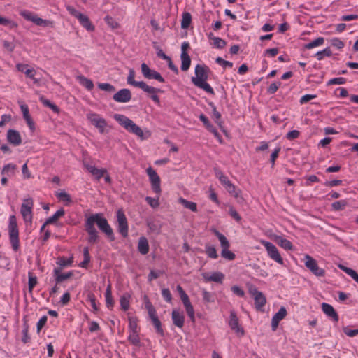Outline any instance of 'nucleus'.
<instances>
[{
  "mask_svg": "<svg viewBox=\"0 0 358 358\" xmlns=\"http://www.w3.org/2000/svg\"><path fill=\"white\" fill-rule=\"evenodd\" d=\"M248 291L255 301V308L259 311H262L263 307L266 303V299L264 294L262 292L259 291L254 285H251L249 287Z\"/></svg>",
  "mask_w": 358,
  "mask_h": 358,
  "instance_id": "0eeeda50",
  "label": "nucleus"
},
{
  "mask_svg": "<svg viewBox=\"0 0 358 358\" xmlns=\"http://www.w3.org/2000/svg\"><path fill=\"white\" fill-rule=\"evenodd\" d=\"M0 25H4L6 27H8L10 29L16 27L17 25V24L8 18L3 17L0 16Z\"/></svg>",
  "mask_w": 358,
  "mask_h": 358,
  "instance_id": "8fccbe9b",
  "label": "nucleus"
},
{
  "mask_svg": "<svg viewBox=\"0 0 358 358\" xmlns=\"http://www.w3.org/2000/svg\"><path fill=\"white\" fill-rule=\"evenodd\" d=\"M200 120L203 123L206 129L211 133H213L215 136L220 137V134L215 127L210 122L208 119L203 114H201L199 116Z\"/></svg>",
  "mask_w": 358,
  "mask_h": 358,
  "instance_id": "393cba45",
  "label": "nucleus"
},
{
  "mask_svg": "<svg viewBox=\"0 0 358 358\" xmlns=\"http://www.w3.org/2000/svg\"><path fill=\"white\" fill-rule=\"evenodd\" d=\"M204 278L207 281H212L215 282H222V280L224 278L223 273L220 272H215L212 273L210 275H208L207 274L203 275Z\"/></svg>",
  "mask_w": 358,
  "mask_h": 358,
  "instance_id": "c756f323",
  "label": "nucleus"
},
{
  "mask_svg": "<svg viewBox=\"0 0 358 358\" xmlns=\"http://www.w3.org/2000/svg\"><path fill=\"white\" fill-rule=\"evenodd\" d=\"M214 171H215V176L219 179V180L223 185H226L227 184H228L230 182V180L228 179V178L219 169L215 168Z\"/></svg>",
  "mask_w": 358,
  "mask_h": 358,
  "instance_id": "58836bf2",
  "label": "nucleus"
},
{
  "mask_svg": "<svg viewBox=\"0 0 358 358\" xmlns=\"http://www.w3.org/2000/svg\"><path fill=\"white\" fill-rule=\"evenodd\" d=\"M145 201L152 208H157L159 206V196L156 199L147 196L145 198Z\"/></svg>",
  "mask_w": 358,
  "mask_h": 358,
  "instance_id": "680f3d73",
  "label": "nucleus"
},
{
  "mask_svg": "<svg viewBox=\"0 0 358 358\" xmlns=\"http://www.w3.org/2000/svg\"><path fill=\"white\" fill-rule=\"evenodd\" d=\"M305 266L314 275L317 277H322L325 274V271L318 266L317 261L308 255L305 256Z\"/></svg>",
  "mask_w": 358,
  "mask_h": 358,
  "instance_id": "f8f14e48",
  "label": "nucleus"
},
{
  "mask_svg": "<svg viewBox=\"0 0 358 358\" xmlns=\"http://www.w3.org/2000/svg\"><path fill=\"white\" fill-rule=\"evenodd\" d=\"M348 205V203L345 200H341L338 201H335L331 204L332 209L336 211L343 210L345 206Z\"/></svg>",
  "mask_w": 358,
  "mask_h": 358,
  "instance_id": "de8ad7c7",
  "label": "nucleus"
},
{
  "mask_svg": "<svg viewBox=\"0 0 358 358\" xmlns=\"http://www.w3.org/2000/svg\"><path fill=\"white\" fill-rule=\"evenodd\" d=\"M214 234L217 237L220 242L221 247L222 248L221 255L223 258L228 260H234L236 255L234 252L229 250L230 243L227 238L220 231L216 229H213Z\"/></svg>",
  "mask_w": 358,
  "mask_h": 358,
  "instance_id": "423d86ee",
  "label": "nucleus"
},
{
  "mask_svg": "<svg viewBox=\"0 0 358 358\" xmlns=\"http://www.w3.org/2000/svg\"><path fill=\"white\" fill-rule=\"evenodd\" d=\"M346 82V79L345 78H343V77H338V78H332L331 80H329L327 85H343V84H345Z\"/></svg>",
  "mask_w": 358,
  "mask_h": 358,
  "instance_id": "13d9d810",
  "label": "nucleus"
},
{
  "mask_svg": "<svg viewBox=\"0 0 358 358\" xmlns=\"http://www.w3.org/2000/svg\"><path fill=\"white\" fill-rule=\"evenodd\" d=\"M129 329L130 332H138L137 331L138 324H137L136 319L130 317L129 319Z\"/></svg>",
  "mask_w": 358,
  "mask_h": 358,
  "instance_id": "e2e57ef3",
  "label": "nucleus"
},
{
  "mask_svg": "<svg viewBox=\"0 0 358 358\" xmlns=\"http://www.w3.org/2000/svg\"><path fill=\"white\" fill-rule=\"evenodd\" d=\"M332 52L329 48H327L322 51H319L315 54V57L318 60H322L324 56L331 57Z\"/></svg>",
  "mask_w": 358,
  "mask_h": 358,
  "instance_id": "09e8293b",
  "label": "nucleus"
},
{
  "mask_svg": "<svg viewBox=\"0 0 358 358\" xmlns=\"http://www.w3.org/2000/svg\"><path fill=\"white\" fill-rule=\"evenodd\" d=\"M20 108L23 114V117L26 120L29 129L34 131L35 129L34 122L29 115L28 106L22 104L20 106Z\"/></svg>",
  "mask_w": 358,
  "mask_h": 358,
  "instance_id": "5701e85b",
  "label": "nucleus"
},
{
  "mask_svg": "<svg viewBox=\"0 0 358 358\" xmlns=\"http://www.w3.org/2000/svg\"><path fill=\"white\" fill-rule=\"evenodd\" d=\"M15 169L16 166L15 164H8L3 166L1 171V174L10 177L14 175Z\"/></svg>",
  "mask_w": 358,
  "mask_h": 358,
  "instance_id": "f704fd0d",
  "label": "nucleus"
},
{
  "mask_svg": "<svg viewBox=\"0 0 358 358\" xmlns=\"http://www.w3.org/2000/svg\"><path fill=\"white\" fill-rule=\"evenodd\" d=\"M121 308L126 311L129 309V296L123 295L121 296L120 300Z\"/></svg>",
  "mask_w": 358,
  "mask_h": 358,
  "instance_id": "864d4df0",
  "label": "nucleus"
},
{
  "mask_svg": "<svg viewBox=\"0 0 358 358\" xmlns=\"http://www.w3.org/2000/svg\"><path fill=\"white\" fill-rule=\"evenodd\" d=\"M162 295L164 300L168 303H171L172 300V295L170 290L167 288L162 289Z\"/></svg>",
  "mask_w": 358,
  "mask_h": 358,
  "instance_id": "69168bd1",
  "label": "nucleus"
},
{
  "mask_svg": "<svg viewBox=\"0 0 358 358\" xmlns=\"http://www.w3.org/2000/svg\"><path fill=\"white\" fill-rule=\"evenodd\" d=\"M208 67L197 64L195 67L196 76L192 78V82L195 86L213 95L215 94L213 89L206 83L208 78Z\"/></svg>",
  "mask_w": 358,
  "mask_h": 358,
  "instance_id": "f03ea898",
  "label": "nucleus"
},
{
  "mask_svg": "<svg viewBox=\"0 0 358 358\" xmlns=\"http://www.w3.org/2000/svg\"><path fill=\"white\" fill-rule=\"evenodd\" d=\"M87 120L96 127L101 134H103L107 122L105 119L102 118L96 113H90L87 115Z\"/></svg>",
  "mask_w": 358,
  "mask_h": 358,
  "instance_id": "4468645a",
  "label": "nucleus"
},
{
  "mask_svg": "<svg viewBox=\"0 0 358 358\" xmlns=\"http://www.w3.org/2000/svg\"><path fill=\"white\" fill-rule=\"evenodd\" d=\"M77 19L80 24L87 31H93L94 29V25L92 24L90 18L87 15L83 14L79 15Z\"/></svg>",
  "mask_w": 358,
  "mask_h": 358,
  "instance_id": "bb28decb",
  "label": "nucleus"
},
{
  "mask_svg": "<svg viewBox=\"0 0 358 358\" xmlns=\"http://www.w3.org/2000/svg\"><path fill=\"white\" fill-rule=\"evenodd\" d=\"M287 310L285 307L282 306L279 310L273 315L271 320V327L273 331H275L280 321L284 319L287 315Z\"/></svg>",
  "mask_w": 358,
  "mask_h": 358,
  "instance_id": "6ab92c4d",
  "label": "nucleus"
},
{
  "mask_svg": "<svg viewBox=\"0 0 358 358\" xmlns=\"http://www.w3.org/2000/svg\"><path fill=\"white\" fill-rule=\"evenodd\" d=\"M172 321L174 325L182 328L184 325L185 317L182 313L177 310H173L171 313Z\"/></svg>",
  "mask_w": 358,
  "mask_h": 358,
  "instance_id": "4be33fe9",
  "label": "nucleus"
},
{
  "mask_svg": "<svg viewBox=\"0 0 358 358\" xmlns=\"http://www.w3.org/2000/svg\"><path fill=\"white\" fill-rule=\"evenodd\" d=\"M180 203L187 209H189L192 212H197V205L194 202L189 201L183 198H180Z\"/></svg>",
  "mask_w": 358,
  "mask_h": 358,
  "instance_id": "e433bc0d",
  "label": "nucleus"
},
{
  "mask_svg": "<svg viewBox=\"0 0 358 358\" xmlns=\"http://www.w3.org/2000/svg\"><path fill=\"white\" fill-rule=\"evenodd\" d=\"M145 307L148 310V316L155 327L156 332L161 336H164V331L162 327V322L158 317L155 308L152 306L147 296L145 297Z\"/></svg>",
  "mask_w": 358,
  "mask_h": 358,
  "instance_id": "39448f33",
  "label": "nucleus"
},
{
  "mask_svg": "<svg viewBox=\"0 0 358 358\" xmlns=\"http://www.w3.org/2000/svg\"><path fill=\"white\" fill-rule=\"evenodd\" d=\"M276 241L278 245H280L282 248L285 250H292V243L287 239L283 238L281 236H278L276 238Z\"/></svg>",
  "mask_w": 358,
  "mask_h": 358,
  "instance_id": "4c0bfd02",
  "label": "nucleus"
},
{
  "mask_svg": "<svg viewBox=\"0 0 358 358\" xmlns=\"http://www.w3.org/2000/svg\"><path fill=\"white\" fill-rule=\"evenodd\" d=\"M98 87L99 89L108 92H114L115 91V87L110 83H99Z\"/></svg>",
  "mask_w": 358,
  "mask_h": 358,
  "instance_id": "4d7b16f0",
  "label": "nucleus"
},
{
  "mask_svg": "<svg viewBox=\"0 0 358 358\" xmlns=\"http://www.w3.org/2000/svg\"><path fill=\"white\" fill-rule=\"evenodd\" d=\"M209 38L213 41V45L217 48L222 49L227 45L224 40L219 37L212 36V34H209Z\"/></svg>",
  "mask_w": 358,
  "mask_h": 358,
  "instance_id": "a19ab883",
  "label": "nucleus"
},
{
  "mask_svg": "<svg viewBox=\"0 0 358 358\" xmlns=\"http://www.w3.org/2000/svg\"><path fill=\"white\" fill-rule=\"evenodd\" d=\"M162 274H163V272L161 271L151 270L148 276V280L149 282H151L152 280L160 277Z\"/></svg>",
  "mask_w": 358,
  "mask_h": 358,
  "instance_id": "052dcab7",
  "label": "nucleus"
},
{
  "mask_svg": "<svg viewBox=\"0 0 358 358\" xmlns=\"http://www.w3.org/2000/svg\"><path fill=\"white\" fill-rule=\"evenodd\" d=\"M106 305L108 308H112L114 306V301L112 296V286L111 284L109 283L107 285L106 293Z\"/></svg>",
  "mask_w": 358,
  "mask_h": 358,
  "instance_id": "c85d7f7f",
  "label": "nucleus"
},
{
  "mask_svg": "<svg viewBox=\"0 0 358 358\" xmlns=\"http://www.w3.org/2000/svg\"><path fill=\"white\" fill-rule=\"evenodd\" d=\"M205 249H206V253L208 257L212 258V259L217 258L218 255H217V250L214 246L206 245Z\"/></svg>",
  "mask_w": 358,
  "mask_h": 358,
  "instance_id": "49530a36",
  "label": "nucleus"
},
{
  "mask_svg": "<svg viewBox=\"0 0 358 358\" xmlns=\"http://www.w3.org/2000/svg\"><path fill=\"white\" fill-rule=\"evenodd\" d=\"M57 197L63 201L71 202V196L66 192H61L56 194Z\"/></svg>",
  "mask_w": 358,
  "mask_h": 358,
  "instance_id": "bf43d9fd",
  "label": "nucleus"
},
{
  "mask_svg": "<svg viewBox=\"0 0 358 358\" xmlns=\"http://www.w3.org/2000/svg\"><path fill=\"white\" fill-rule=\"evenodd\" d=\"M95 224L99 229L104 233L110 241L115 240L113 231L107 220L101 213H96L89 216L85 222V229L88 234L87 241L90 243H96L99 241V233L95 228Z\"/></svg>",
  "mask_w": 358,
  "mask_h": 358,
  "instance_id": "f257e3e1",
  "label": "nucleus"
},
{
  "mask_svg": "<svg viewBox=\"0 0 358 358\" xmlns=\"http://www.w3.org/2000/svg\"><path fill=\"white\" fill-rule=\"evenodd\" d=\"M34 206L33 199L28 198L24 199L21 206L20 213L26 222H31L32 221V208Z\"/></svg>",
  "mask_w": 358,
  "mask_h": 358,
  "instance_id": "9b49d317",
  "label": "nucleus"
},
{
  "mask_svg": "<svg viewBox=\"0 0 358 358\" xmlns=\"http://www.w3.org/2000/svg\"><path fill=\"white\" fill-rule=\"evenodd\" d=\"M85 167L87 169V171L90 173H91L94 176H95L98 180L103 177L104 174L107 172L106 169H99L92 165H85Z\"/></svg>",
  "mask_w": 358,
  "mask_h": 358,
  "instance_id": "cd10ccee",
  "label": "nucleus"
},
{
  "mask_svg": "<svg viewBox=\"0 0 358 358\" xmlns=\"http://www.w3.org/2000/svg\"><path fill=\"white\" fill-rule=\"evenodd\" d=\"M7 140L10 143L15 146L22 143V138L20 133L14 129H9L8 131Z\"/></svg>",
  "mask_w": 358,
  "mask_h": 358,
  "instance_id": "aec40b11",
  "label": "nucleus"
},
{
  "mask_svg": "<svg viewBox=\"0 0 358 358\" xmlns=\"http://www.w3.org/2000/svg\"><path fill=\"white\" fill-rule=\"evenodd\" d=\"M72 262V258L66 259L64 257H60L57 259V264L61 267H66L71 265Z\"/></svg>",
  "mask_w": 358,
  "mask_h": 358,
  "instance_id": "5fc2aeb1",
  "label": "nucleus"
},
{
  "mask_svg": "<svg viewBox=\"0 0 358 358\" xmlns=\"http://www.w3.org/2000/svg\"><path fill=\"white\" fill-rule=\"evenodd\" d=\"M203 301L205 303H214L215 302V296L214 294L207 292L206 290H203L202 292Z\"/></svg>",
  "mask_w": 358,
  "mask_h": 358,
  "instance_id": "603ef678",
  "label": "nucleus"
},
{
  "mask_svg": "<svg viewBox=\"0 0 358 358\" xmlns=\"http://www.w3.org/2000/svg\"><path fill=\"white\" fill-rule=\"evenodd\" d=\"M77 80L79 81V83L84 86L87 90H92L94 88V83L87 78L85 77L84 76H78L77 77Z\"/></svg>",
  "mask_w": 358,
  "mask_h": 358,
  "instance_id": "473e14b6",
  "label": "nucleus"
},
{
  "mask_svg": "<svg viewBox=\"0 0 358 358\" xmlns=\"http://www.w3.org/2000/svg\"><path fill=\"white\" fill-rule=\"evenodd\" d=\"M65 212L63 208L58 210L52 216L48 218L45 221V224H50L55 223L57 220L64 215Z\"/></svg>",
  "mask_w": 358,
  "mask_h": 358,
  "instance_id": "72a5a7b5",
  "label": "nucleus"
},
{
  "mask_svg": "<svg viewBox=\"0 0 358 358\" xmlns=\"http://www.w3.org/2000/svg\"><path fill=\"white\" fill-rule=\"evenodd\" d=\"M192 22V15L188 12H185L182 14V18L181 22V27L182 29H187L189 27Z\"/></svg>",
  "mask_w": 358,
  "mask_h": 358,
  "instance_id": "ea45409f",
  "label": "nucleus"
},
{
  "mask_svg": "<svg viewBox=\"0 0 358 358\" xmlns=\"http://www.w3.org/2000/svg\"><path fill=\"white\" fill-rule=\"evenodd\" d=\"M128 339L132 345L136 346L141 345V340L138 332H130Z\"/></svg>",
  "mask_w": 358,
  "mask_h": 358,
  "instance_id": "a18cd8bd",
  "label": "nucleus"
},
{
  "mask_svg": "<svg viewBox=\"0 0 358 358\" xmlns=\"http://www.w3.org/2000/svg\"><path fill=\"white\" fill-rule=\"evenodd\" d=\"M216 63L220 65H222L224 67H229L231 68L233 66V63L227 60L223 59L222 57H217L215 59Z\"/></svg>",
  "mask_w": 358,
  "mask_h": 358,
  "instance_id": "774afa93",
  "label": "nucleus"
},
{
  "mask_svg": "<svg viewBox=\"0 0 358 358\" xmlns=\"http://www.w3.org/2000/svg\"><path fill=\"white\" fill-rule=\"evenodd\" d=\"M209 105L212 108L213 115L215 118V122L217 123L219 125H221L222 122H220V119H221L220 113L217 110L216 107L213 103H210Z\"/></svg>",
  "mask_w": 358,
  "mask_h": 358,
  "instance_id": "6e6d98bb",
  "label": "nucleus"
},
{
  "mask_svg": "<svg viewBox=\"0 0 358 358\" xmlns=\"http://www.w3.org/2000/svg\"><path fill=\"white\" fill-rule=\"evenodd\" d=\"M141 73L143 76L147 79H155L160 83H164L165 80L161 74L152 69H150L149 66L143 63L141 66Z\"/></svg>",
  "mask_w": 358,
  "mask_h": 358,
  "instance_id": "2eb2a0df",
  "label": "nucleus"
},
{
  "mask_svg": "<svg viewBox=\"0 0 358 358\" xmlns=\"http://www.w3.org/2000/svg\"><path fill=\"white\" fill-rule=\"evenodd\" d=\"M139 88L143 90L145 92L150 94V99L157 104L159 105L160 100L159 97L157 96V93H162L163 91L159 88H155L152 86L148 85L145 82H143L142 84H139Z\"/></svg>",
  "mask_w": 358,
  "mask_h": 358,
  "instance_id": "dca6fc26",
  "label": "nucleus"
},
{
  "mask_svg": "<svg viewBox=\"0 0 358 358\" xmlns=\"http://www.w3.org/2000/svg\"><path fill=\"white\" fill-rule=\"evenodd\" d=\"M83 256H84V259L79 264V266L82 268H87V266H88L90 262V259H91L89 249L87 247H85L83 249Z\"/></svg>",
  "mask_w": 358,
  "mask_h": 358,
  "instance_id": "79ce46f5",
  "label": "nucleus"
},
{
  "mask_svg": "<svg viewBox=\"0 0 358 358\" xmlns=\"http://www.w3.org/2000/svg\"><path fill=\"white\" fill-rule=\"evenodd\" d=\"M37 284V278L34 276L31 273H29V282H28V287L29 292L32 293L33 289Z\"/></svg>",
  "mask_w": 358,
  "mask_h": 358,
  "instance_id": "3c124183",
  "label": "nucleus"
},
{
  "mask_svg": "<svg viewBox=\"0 0 358 358\" xmlns=\"http://www.w3.org/2000/svg\"><path fill=\"white\" fill-rule=\"evenodd\" d=\"M322 310L328 317H331L334 322H337L338 321V315L331 305L323 303L322 304Z\"/></svg>",
  "mask_w": 358,
  "mask_h": 358,
  "instance_id": "412c9836",
  "label": "nucleus"
},
{
  "mask_svg": "<svg viewBox=\"0 0 358 358\" xmlns=\"http://www.w3.org/2000/svg\"><path fill=\"white\" fill-rule=\"evenodd\" d=\"M2 43L3 47L9 52H12L15 48V45L13 42L11 41L4 40L3 41Z\"/></svg>",
  "mask_w": 358,
  "mask_h": 358,
  "instance_id": "0e129e2a",
  "label": "nucleus"
},
{
  "mask_svg": "<svg viewBox=\"0 0 358 358\" xmlns=\"http://www.w3.org/2000/svg\"><path fill=\"white\" fill-rule=\"evenodd\" d=\"M138 250L141 254H142L143 255L148 253L149 243H148V239L145 237H144V236L140 237V238L138 240Z\"/></svg>",
  "mask_w": 358,
  "mask_h": 358,
  "instance_id": "a878e982",
  "label": "nucleus"
},
{
  "mask_svg": "<svg viewBox=\"0 0 358 358\" xmlns=\"http://www.w3.org/2000/svg\"><path fill=\"white\" fill-rule=\"evenodd\" d=\"M280 85H281L280 82L271 83L267 89V92L271 94L275 93L277 92V90H278Z\"/></svg>",
  "mask_w": 358,
  "mask_h": 358,
  "instance_id": "338daca9",
  "label": "nucleus"
},
{
  "mask_svg": "<svg viewBox=\"0 0 358 358\" xmlns=\"http://www.w3.org/2000/svg\"><path fill=\"white\" fill-rule=\"evenodd\" d=\"M135 71L133 69H130L129 71V76L127 77V83L136 87H139V84H142L143 81H136L134 80Z\"/></svg>",
  "mask_w": 358,
  "mask_h": 358,
  "instance_id": "c9c22d12",
  "label": "nucleus"
},
{
  "mask_svg": "<svg viewBox=\"0 0 358 358\" xmlns=\"http://www.w3.org/2000/svg\"><path fill=\"white\" fill-rule=\"evenodd\" d=\"M146 173L149 177L151 182L152 190L157 194H160L162 189L160 187V178L157 175V172L151 167L149 166L146 169Z\"/></svg>",
  "mask_w": 358,
  "mask_h": 358,
  "instance_id": "ddd939ff",
  "label": "nucleus"
},
{
  "mask_svg": "<svg viewBox=\"0 0 358 358\" xmlns=\"http://www.w3.org/2000/svg\"><path fill=\"white\" fill-rule=\"evenodd\" d=\"M116 217L118 231L124 238H125L128 236L129 227L127 219L122 209L117 211Z\"/></svg>",
  "mask_w": 358,
  "mask_h": 358,
  "instance_id": "1a4fd4ad",
  "label": "nucleus"
},
{
  "mask_svg": "<svg viewBox=\"0 0 358 358\" xmlns=\"http://www.w3.org/2000/svg\"><path fill=\"white\" fill-rule=\"evenodd\" d=\"M8 233L12 248L14 251H17L20 248L19 230L15 215H10L9 217Z\"/></svg>",
  "mask_w": 358,
  "mask_h": 358,
  "instance_id": "20e7f679",
  "label": "nucleus"
},
{
  "mask_svg": "<svg viewBox=\"0 0 358 358\" xmlns=\"http://www.w3.org/2000/svg\"><path fill=\"white\" fill-rule=\"evenodd\" d=\"M229 325L236 333L239 334L241 336L244 335L245 331L243 329L239 326L238 317L234 310L230 312Z\"/></svg>",
  "mask_w": 358,
  "mask_h": 358,
  "instance_id": "a211bd4d",
  "label": "nucleus"
},
{
  "mask_svg": "<svg viewBox=\"0 0 358 358\" xmlns=\"http://www.w3.org/2000/svg\"><path fill=\"white\" fill-rule=\"evenodd\" d=\"M181 58V70L186 71L189 69L191 64V59L188 53H183L180 55Z\"/></svg>",
  "mask_w": 358,
  "mask_h": 358,
  "instance_id": "7c9ffc66",
  "label": "nucleus"
},
{
  "mask_svg": "<svg viewBox=\"0 0 358 358\" xmlns=\"http://www.w3.org/2000/svg\"><path fill=\"white\" fill-rule=\"evenodd\" d=\"M324 38L322 37H319V38L313 40V41L306 44L304 45V48L306 49H308V50L312 49L315 47L322 45L324 43Z\"/></svg>",
  "mask_w": 358,
  "mask_h": 358,
  "instance_id": "c03bdc74",
  "label": "nucleus"
},
{
  "mask_svg": "<svg viewBox=\"0 0 358 358\" xmlns=\"http://www.w3.org/2000/svg\"><path fill=\"white\" fill-rule=\"evenodd\" d=\"M113 99L114 101L118 103H127L131 99V93L129 89H121L116 92Z\"/></svg>",
  "mask_w": 358,
  "mask_h": 358,
  "instance_id": "f3484780",
  "label": "nucleus"
},
{
  "mask_svg": "<svg viewBox=\"0 0 358 358\" xmlns=\"http://www.w3.org/2000/svg\"><path fill=\"white\" fill-rule=\"evenodd\" d=\"M261 243L265 247L271 259L280 264H283V259L282 258L278 248L274 244L266 241H262Z\"/></svg>",
  "mask_w": 358,
  "mask_h": 358,
  "instance_id": "9d476101",
  "label": "nucleus"
},
{
  "mask_svg": "<svg viewBox=\"0 0 358 358\" xmlns=\"http://www.w3.org/2000/svg\"><path fill=\"white\" fill-rule=\"evenodd\" d=\"M20 15L26 20H29L34 22L35 24L38 26L43 27H53V22L50 20H43L38 17L37 15L28 11V10H22L20 12Z\"/></svg>",
  "mask_w": 358,
  "mask_h": 358,
  "instance_id": "6e6552de",
  "label": "nucleus"
},
{
  "mask_svg": "<svg viewBox=\"0 0 358 358\" xmlns=\"http://www.w3.org/2000/svg\"><path fill=\"white\" fill-rule=\"evenodd\" d=\"M147 226L149 228V230L152 233L159 234L161 231L162 226L159 222L148 220L147 222Z\"/></svg>",
  "mask_w": 358,
  "mask_h": 358,
  "instance_id": "2f4dec72",
  "label": "nucleus"
},
{
  "mask_svg": "<svg viewBox=\"0 0 358 358\" xmlns=\"http://www.w3.org/2000/svg\"><path fill=\"white\" fill-rule=\"evenodd\" d=\"M113 117L127 131L136 135L141 140H145L150 136V134L145 136L141 128L125 115L115 114Z\"/></svg>",
  "mask_w": 358,
  "mask_h": 358,
  "instance_id": "7ed1b4c3",
  "label": "nucleus"
},
{
  "mask_svg": "<svg viewBox=\"0 0 358 358\" xmlns=\"http://www.w3.org/2000/svg\"><path fill=\"white\" fill-rule=\"evenodd\" d=\"M61 268H56L54 269V276L57 283H60L73 276V272L69 271L65 273H61Z\"/></svg>",
  "mask_w": 358,
  "mask_h": 358,
  "instance_id": "b1692460",
  "label": "nucleus"
},
{
  "mask_svg": "<svg viewBox=\"0 0 358 358\" xmlns=\"http://www.w3.org/2000/svg\"><path fill=\"white\" fill-rule=\"evenodd\" d=\"M40 101L45 106L51 108L54 112L59 113V108L52 103L50 100L46 99L43 96H41L40 98Z\"/></svg>",
  "mask_w": 358,
  "mask_h": 358,
  "instance_id": "37998d69",
  "label": "nucleus"
}]
</instances>
